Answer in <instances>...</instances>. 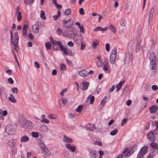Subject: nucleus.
Segmentation results:
<instances>
[{
    "label": "nucleus",
    "instance_id": "a18cd8bd",
    "mask_svg": "<svg viewBox=\"0 0 158 158\" xmlns=\"http://www.w3.org/2000/svg\"><path fill=\"white\" fill-rule=\"evenodd\" d=\"M107 99V97L106 96H105L103 99L101 101V104L102 105H104Z\"/></svg>",
    "mask_w": 158,
    "mask_h": 158
},
{
    "label": "nucleus",
    "instance_id": "9b49d317",
    "mask_svg": "<svg viewBox=\"0 0 158 158\" xmlns=\"http://www.w3.org/2000/svg\"><path fill=\"white\" fill-rule=\"evenodd\" d=\"M150 62L152 63L153 62L157 61L156 54L153 52H151L149 56Z\"/></svg>",
    "mask_w": 158,
    "mask_h": 158
},
{
    "label": "nucleus",
    "instance_id": "1a4fd4ad",
    "mask_svg": "<svg viewBox=\"0 0 158 158\" xmlns=\"http://www.w3.org/2000/svg\"><path fill=\"white\" fill-rule=\"evenodd\" d=\"M19 123L21 127H22L23 125L27 120L25 117L22 115L19 116Z\"/></svg>",
    "mask_w": 158,
    "mask_h": 158
},
{
    "label": "nucleus",
    "instance_id": "9d476101",
    "mask_svg": "<svg viewBox=\"0 0 158 158\" xmlns=\"http://www.w3.org/2000/svg\"><path fill=\"white\" fill-rule=\"evenodd\" d=\"M147 137L150 141L154 142L155 141V138L154 133L152 131H150L148 134Z\"/></svg>",
    "mask_w": 158,
    "mask_h": 158
},
{
    "label": "nucleus",
    "instance_id": "a878e982",
    "mask_svg": "<svg viewBox=\"0 0 158 158\" xmlns=\"http://www.w3.org/2000/svg\"><path fill=\"white\" fill-rule=\"evenodd\" d=\"M157 61L153 62L152 63L150 62V65H152L151 67V69L152 70H156L157 68V66L156 65Z\"/></svg>",
    "mask_w": 158,
    "mask_h": 158
},
{
    "label": "nucleus",
    "instance_id": "7c9ffc66",
    "mask_svg": "<svg viewBox=\"0 0 158 158\" xmlns=\"http://www.w3.org/2000/svg\"><path fill=\"white\" fill-rule=\"evenodd\" d=\"M42 152H44L45 155L47 156H49L51 155L50 152L47 148L44 149V150L42 151Z\"/></svg>",
    "mask_w": 158,
    "mask_h": 158
},
{
    "label": "nucleus",
    "instance_id": "3c124183",
    "mask_svg": "<svg viewBox=\"0 0 158 158\" xmlns=\"http://www.w3.org/2000/svg\"><path fill=\"white\" fill-rule=\"evenodd\" d=\"M79 13L81 15H84V12L83 8H81L79 9Z\"/></svg>",
    "mask_w": 158,
    "mask_h": 158
},
{
    "label": "nucleus",
    "instance_id": "b1692460",
    "mask_svg": "<svg viewBox=\"0 0 158 158\" xmlns=\"http://www.w3.org/2000/svg\"><path fill=\"white\" fill-rule=\"evenodd\" d=\"M116 57V56H115L114 54H111L110 56V61L111 64H114L115 63Z\"/></svg>",
    "mask_w": 158,
    "mask_h": 158
},
{
    "label": "nucleus",
    "instance_id": "5fc2aeb1",
    "mask_svg": "<svg viewBox=\"0 0 158 158\" xmlns=\"http://www.w3.org/2000/svg\"><path fill=\"white\" fill-rule=\"evenodd\" d=\"M80 31L81 32L84 33V28L83 25H81V26L80 27Z\"/></svg>",
    "mask_w": 158,
    "mask_h": 158
},
{
    "label": "nucleus",
    "instance_id": "58836bf2",
    "mask_svg": "<svg viewBox=\"0 0 158 158\" xmlns=\"http://www.w3.org/2000/svg\"><path fill=\"white\" fill-rule=\"evenodd\" d=\"M118 130L117 129H115L114 130L112 131L110 133V134L111 135H114L117 134Z\"/></svg>",
    "mask_w": 158,
    "mask_h": 158
},
{
    "label": "nucleus",
    "instance_id": "e433bc0d",
    "mask_svg": "<svg viewBox=\"0 0 158 158\" xmlns=\"http://www.w3.org/2000/svg\"><path fill=\"white\" fill-rule=\"evenodd\" d=\"M34 0H24L25 3L27 4L31 5L33 3Z\"/></svg>",
    "mask_w": 158,
    "mask_h": 158
},
{
    "label": "nucleus",
    "instance_id": "2f4dec72",
    "mask_svg": "<svg viewBox=\"0 0 158 158\" xmlns=\"http://www.w3.org/2000/svg\"><path fill=\"white\" fill-rule=\"evenodd\" d=\"M45 46L46 49L47 50L50 49L51 48V44L49 42H48L45 43Z\"/></svg>",
    "mask_w": 158,
    "mask_h": 158
},
{
    "label": "nucleus",
    "instance_id": "603ef678",
    "mask_svg": "<svg viewBox=\"0 0 158 158\" xmlns=\"http://www.w3.org/2000/svg\"><path fill=\"white\" fill-rule=\"evenodd\" d=\"M67 90V89H63L60 93V95L62 96H63L64 93L66 92Z\"/></svg>",
    "mask_w": 158,
    "mask_h": 158
},
{
    "label": "nucleus",
    "instance_id": "a211bd4d",
    "mask_svg": "<svg viewBox=\"0 0 158 158\" xmlns=\"http://www.w3.org/2000/svg\"><path fill=\"white\" fill-rule=\"evenodd\" d=\"M78 74L82 77H85L88 75L87 72L85 70H83L79 71Z\"/></svg>",
    "mask_w": 158,
    "mask_h": 158
},
{
    "label": "nucleus",
    "instance_id": "5701e85b",
    "mask_svg": "<svg viewBox=\"0 0 158 158\" xmlns=\"http://www.w3.org/2000/svg\"><path fill=\"white\" fill-rule=\"evenodd\" d=\"M128 148H124L123 152L121 154H119L116 158H122L124 154L128 151Z\"/></svg>",
    "mask_w": 158,
    "mask_h": 158
},
{
    "label": "nucleus",
    "instance_id": "13d9d810",
    "mask_svg": "<svg viewBox=\"0 0 158 158\" xmlns=\"http://www.w3.org/2000/svg\"><path fill=\"white\" fill-rule=\"evenodd\" d=\"M39 31V26L38 25H36V27L35 28V29L34 31V32L35 33H37Z\"/></svg>",
    "mask_w": 158,
    "mask_h": 158
},
{
    "label": "nucleus",
    "instance_id": "423d86ee",
    "mask_svg": "<svg viewBox=\"0 0 158 158\" xmlns=\"http://www.w3.org/2000/svg\"><path fill=\"white\" fill-rule=\"evenodd\" d=\"M34 126V124L31 122L27 120L22 127L25 128L31 129Z\"/></svg>",
    "mask_w": 158,
    "mask_h": 158
},
{
    "label": "nucleus",
    "instance_id": "4d7b16f0",
    "mask_svg": "<svg viewBox=\"0 0 158 158\" xmlns=\"http://www.w3.org/2000/svg\"><path fill=\"white\" fill-rule=\"evenodd\" d=\"M73 43L71 41H70L67 43L68 46L70 47H73Z\"/></svg>",
    "mask_w": 158,
    "mask_h": 158
},
{
    "label": "nucleus",
    "instance_id": "cd10ccee",
    "mask_svg": "<svg viewBox=\"0 0 158 158\" xmlns=\"http://www.w3.org/2000/svg\"><path fill=\"white\" fill-rule=\"evenodd\" d=\"M61 14V12L60 10H58L57 14L56 15H54L53 17L54 20L56 21L58 18L60 16Z\"/></svg>",
    "mask_w": 158,
    "mask_h": 158
},
{
    "label": "nucleus",
    "instance_id": "c756f323",
    "mask_svg": "<svg viewBox=\"0 0 158 158\" xmlns=\"http://www.w3.org/2000/svg\"><path fill=\"white\" fill-rule=\"evenodd\" d=\"M9 100L13 103H15L16 102L14 96L12 94H10V97L9 98Z\"/></svg>",
    "mask_w": 158,
    "mask_h": 158
},
{
    "label": "nucleus",
    "instance_id": "c03bdc74",
    "mask_svg": "<svg viewBox=\"0 0 158 158\" xmlns=\"http://www.w3.org/2000/svg\"><path fill=\"white\" fill-rule=\"evenodd\" d=\"M31 135L34 138H37L38 137V133L36 132H32L31 133Z\"/></svg>",
    "mask_w": 158,
    "mask_h": 158
},
{
    "label": "nucleus",
    "instance_id": "052dcab7",
    "mask_svg": "<svg viewBox=\"0 0 158 158\" xmlns=\"http://www.w3.org/2000/svg\"><path fill=\"white\" fill-rule=\"evenodd\" d=\"M41 122L44 123H49V121H48V120L45 119H42L41 120Z\"/></svg>",
    "mask_w": 158,
    "mask_h": 158
},
{
    "label": "nucleus",
    "instance_id": "f257e3e1",
    "mask_svg": "<svg viewBox=\"0 0 158 158\" xmlns=\"http://www.w3.org/2000/svg\"><path fill=\"white\" fill-rule=\"evenodd\" d=\"M148 147L144 146L141 148L137 156V158H144V156L148 151Z\"/></svg>",
    "mask_w": 158,
    "mask_h": 158
},
{
    "label": "nucleus",
    "instance_id": "680f3d73",
    "mask_svg": "<svg viewBox=\"0 0 158 158\" xmlns=\"http://www.w3.org/2000/svg\"><path fill=\"white\" fill-rule=\"evenodd\" d=\"M49 39L51 41L52 44H53L54 43H55L57 41L56 40L54 41L53 37L52 36H50L49 37Z\"/></svg>",
    "mask_w": 158,
    "mask_h": 158
},
{
    "label": "nucleus",
    "instance_id": "6ab92c4d",
    "mask_svg": "<svg viewBox=\"0 0 158 158\" xmlns=\"http://www.w3.org/2000/svg\"><path fill=\"white\" fill-rule=\"evenodd\" d=\"M66 147L68 149L71 150L72 152H74L75 151L76 147L74 146L71 145L70 144H66Z\"/></svg>",
    "mask_w": 158,
    "mask_h": 158
},
{
    "label": "nucleus",
    "instance_id": "2eb2a0df",
    "mask_svg": "<svg viewBox=\"0 0 158 158\" xmlns=\"http://www.w3.org/2000/svg\"><path fill=\"white\" fill-rule=\"evenodd\" d=\"M19 38H16L15 39L14 42L13 44L14 46V48L15 51L17 52L18 51V48H19L18 44L19 42Z\"/></svg>",
    "mask_w": 158,
    "mask_h": 158
},
{
    "label": "nucleus",
    "instance_id": "ddd939ff",
    "mask_svg": "<svg viewBox=\"0 0 158 158\" xmlns=\"http://www.w3.org/2000/svg\"><path fill=\"white\" fill-rule=\"evenodd\" d=\"M158 107L156 105H153L149 108L150 112L151 113H155L158 110Z\"/></svg>",
    "mask_w": 158,
    "mask_h": 158
},
{
    "label": "nucleus",
    "instance_id": "e2e57ef3",
    "mask_svg": "<svg viewBox=\"0 0 158 158\" xmlns=\"http://www.w3.org/2000/svg\"><path fill=\"white\" fill-rule=\"evenodd\" d=\"M34 66L35 68L37 69L39 68L40 67L39 64L37 62H35Z\"/></svg>",
    "mask_w": 158,
    "mask_h": 158
},
{
    "label": "nucleus",
    "instance_id": "6e6552de",
    "mask_svg": "<svg viewBox=\"0 0 158 158\" xmlns=\"http://www.w3.org/2000/svg\"><path fill=\"white\" fill-rule=\"evenodd\" d=\"M98 156V154L97 151L94 149L90 150L88 154L89 158H96Z\"/></svg>",
    "mask_w": 158,
    "mask_h": 158
},
{
    "label": "nucleus",
    "instance_id": "0eeeda50",
    "mask_svg": "<svg viewBox=\"0 0 158 158\" xmlns=\"http://www.w3.org/2000/svg\"><path fill=\"white\" fill-rule=\"evenodd\" d=\"M63 47H61L60 50L62 51L66 55H69L70 56H73V53L67 47H65L64 48H63Z\"/></svg>",
    "mask_w": 158,
    "mask_h": 158
},
{
    "label": "nucleus",
    "instance_id": "a19ab883",
    "mask_svg": "<svg viewBox=\"0 0 158 158\" xmlns=\"http://www.w3.org/2000/svg\"><path fill=\"white\" fill-rule=\"evenodd\" d=\"M103 62L102 60H100L97 63V65L100 67H102L103 66Z\"/></svg>",
    "mask_w": 158,
    "mask_h": 158
},
{
    "label": "nucleus",
    "instance_id": "aec40b11",
    "mask_svg": "<svg viewBox=\"0 0 158 158\" xmlns=\"http://www.w3.org/2000/svg\"><path fill=\"white\" fill-rule=\"evenodd\" d=\"M29 140V137L26 135H24L21 138L20 141L22 143H24L28 142Z\"/></svg>",
    "mask_w": 158,
    "mask_h": 158
},
{
    "label": "nucleus",
    "instance_id": "bf43d9fd",
    "mask_svg": "<svg viewBox=\"0 0 158 158\" xmlns=\"http://www.w3.org/2000/svg\"><path fill=\"white\" fill-rule=\"evenodd\" d=\"M152 89L153 90L155 91L158 89V87L156 85H153L152 86Z\"/></svg>",
    "mask_w": 158,
    "mask_h": 158
},
{
    "label": "nucleus",
    "instance_id": "7ed1b4c3",
    "mask_svg": "<svg viewBox=\"0 0 158 158\" xmlns=\"http://www.w3.org/2000/svg\"><path fill=\"white\" fill-rule=\"evenodd\" d=\"M53 46V49L54 51H58L59 50V47L60 49V50L61 47H63V48H64V47L62 44L61 42L60 41H58L55 43H54L52 44Z\"/></svg>",
    "mask_w": 158,
    "mask_h": 158
},
{
    "label": "nucleus",
    "instance_id": "dca6fc26",
    "mask_svg": "<svg viewBox=\"0 0 158 158\" xmlns=\"http://www.w3.org/2000/svg\"><path fill=\"white\" fill-rule=\"evenodd\" d=\"M63 141L65 143H72L73 142V140L72 139L67 137L65 135H64V139H63Z\"/></svg>",
    "mask_w": 158,
    "mask_h": 158
},
{
    "label": "nucleus",
    "instance_id": "4468645a",
    "mask_svg": "<svg viewBox=\"0 0 158 158\" xmlns=\"http://www.w3.org/2000/svg\"><path fill=\"white\" fill-rule=\"evenodd\" d=\"M130 59V56L129 53H127L125 54L124 59V62L125 64H128L129 62Z\"/></svg>",
    "mask_w": 158,
    "mask_h": 158
},
{
    "label": "nucleus",
    "instance_id": "f704fd0d",
    "mask_svg": "<svg viewBox=\"0 0 158 158\" xmlns=\"http://www.w3.org/2000/svg\"><path fill=\"white\" fill-rule=\"evenodd\" d=\"M40 18L41 19L44 20L46 19V16H45V12L43 10L41 11Z\"/></svg>",
    "mask_w": 158,
    "mask_h": 158
},
{
    "label": "nucleus",
    "instance_id": "f8f14e48",
    "mask_svg": "<svg viewBox=\"0 0 158 158\" xmlns=\"http://www.w3.org/2000/svg\"><path fill=\"white\" fill-rule=\"evenodd\" d=\"M89 83L88 82H85L82 83V85L81 87V89L83 90H86L88 89L89 87Z\"/></svg>",
    "mask_w": 158,
    "mask_h": 158
},
{
    "label": "nucleus",
    "instance_id": "69168bd1",
    "mask_svg": "<svg viewBox=\"0 0 158 158\" xmlns=\"http://www.w3.org/2000/svg\"><path fill=\"white\" fill-rule=\"evenodd\" d=\"M8 83L10 84H13L14 83V81L11 77H10L8 79Z\"/></svg>",
    "mask_w": 158,
    "mask_h": 158
},
{
    "label": "nucleus",
    "instance_id": "f3484780",
    "mask_svg": "<svg viewBox=\"0 0 158 158\" xmlns=\"http://www.w3.org/2000/svg\"><path fill=\"white\" fill-rule=\"evenodd\" d=\"M16 140L15 139H12L9 141L7 143L8 145L10 146V147H11L14 146L16 143Z\"/></svg>",
    "mask_w": 158,
    "mask_h": 158
},
{
    "label": "nucleus",
    "instance_id": "864d4df0",
    "mask_svg": "<svg viewBox=\"0 0 158 158\" xmlns=\"http://www.w3.org/2000/svg\"><path fill=\"white\" fill-rule=\"evenodd\" d=\"M80 44H81V50H83L85 47V43H83V42L81 43Z\"/></svg>",
    "mask_w": 158,
    "mask_h": 158
},
{
    "label": "nucleus",
    "instance_id": "ea45409f",
    "mask_svg": "<svg viewBox=\"0 0 158 158\" xmlns=\"http://www.w3.org/2000/svg\"><path fill=\"white\" fill-rule=\"evenodd\" d=\"M71 12V9L70 8H68L65 10L64 11V14L65 15H69Z\"/></svg>",
    "mask_w": 158,
    "mask_h": 158
},
{
    "label": "nucleus",
    "instance_id": "09e8293b",
    "mask_svg": "<svg viewBox=\"0 0 158 158\" xmlns=\"http://www.w3.org/2000/svg\"><path fill=\"white\" fill-rule=\"evenodd\" d=\"M11 90L13 93L17 94L18 93V89L16 87L12 88L11 89Z\"/></svg>",
    "mask_w": 158,
    "mask_h": 158
},
{
    "label": "nucleus",
    "instance_id": "de8ad7c7",
    "mask_svg": "<svg viewBox=\"0 0 158 158\" xmlns=\"http://www.w3.org/2000/svg\"><path fill=\"white\" fill-rule=\"evenodd\" d=\"M94 97L93 96H92L90 97V104H92L94 103Z\"/></svg>",
    "mask_w": 158,
    "mask_h": 158
},
{
    "label": "nucleus",
    "instance_id": "8fccbe9b",
    "mask_svg": "<svg viewBox=\"0 0 158 158\" xmlns=\"http://www.w3.org/2000/svg\"><path fill=\"white\" fill-rule=\"evenodd\" d=\"M127 119L126 118H124L123 119L122 121V123L121 124V126H123L124 124H126L127 122Z\"/></svg>",
    "mask_w": 158,
    "mask_h": 158
},
{
    "label": "nucleus",
    "instance_id": "774afa93",
    "mask_svg": "<svg viewBox=\"0 0 158 158\" xmlns=\"http://www.w3.org/2000/svg\"><path fill=\"white\" fill-rule=\"evenodd\" d=\"M131 154V151H129L127 152V153L124 156V157H128L130 156Z\"/></svg>",
    "mask_w": 158,
    "mask_h": 158
},
{
    "label": "nucleus",
    "instance_id": "473e14b6",
    "mask_svg": "<svg viewBox=\"0 0 158 158\" xmlns=\"http://www.w3.org/2000/svg\"><path fill=\"white\" fill-rule=\"evenodd\" d=\"M98 43V40H95L94 41L92 44V47L94 49H96Z\"/></svg>",
    "mask_w": 158,
    "mask_h": 158
},
{
    "label": "nucleus",
    "instance_id": "4be33fe9",
    "mask_svg": "<svg viewBox=\"0 0 158 158\" xmlns=\"http://www.w3.org/2000/svg\"><path fill=\"white\" fill-rule=\"evenodd\" d=\"M40 130L43 132H47L48 131V129L46 125H43L40 127Z\"/></svg>",
    "mask_w": 158,
    "mask_h": 158
},
{
    "label": "nucleus",
    "instance_id": "72a5a7b5",
    "mask_svg": "<svg viewBox=\"0 0 158 158\" xmlns=\"http://www.w3.org/2000/svg\"><path fill=\"white\" fill-rule=\"evenodd\" d=\"M96 127H95V124H94L92 126H90L87 127V130H89L91 131H93L94 129H96Z\"/></svg>",
    "mask_w": 158,
    "mask_h": 158
},
{
    "label": "nucleus",
    "instance_id": "c9c22d12",
    "mask_svg": "<svg viewBox=\"0 0 158 158\" xmlns=\"http://www.w3.org/2000/svg\"><path fill=\"white\" fill-rule=\"evenodd\" d=\"M158 145L157 144L154 143L152 142L150 144V146L153 148V149H157V146Z\"/></svg>",
    "mask_w": 158,
    "mask_h": 158
},
{
    "label": "nucleus",
    "instance_id": "0e129e2a",
    "mask_svg": "<svg viewBox=\"0 0 158 158\" xmlns=\"http://www.w3.org/2000/svg\"><path fill=\"white\" fill-rule=\"evenodd\" d=\"M103 69L105 72L107 71L108 70V68L107 67V65H103Z\"/></svg>",
    "mask_w": 158,
    "mask_h": 158
},
{
    "label": "nucleus",
    "instance_id": "6e6d98bb",
    "mask_svg": "<svg viewBox=\"0 0 158 158\" xmlns=\"http://www.w3.org/2000/svg\"><path fill=\"white\" fill-rule=\"evenodd\" d=\"M105 48L106 51H109L110 50V45L108 43H107L106 44Z\"/></svg>",
    "mask_w": 158,
    "mask_h": 158
},
{
    "label": "nucleus",
    "instance_id": "20e7f679",
    "mask_svg": "<svg viewBox=\"0 0 158 158\" xmlns=\"http://www.w3.org/2000/svg\"><path fill=\"white\" fill-rule=\"evenodd\" d=\"M64 27L66 28L71 27L73 23V21L72 19H70L68 21L66 20L62 21Z\"/></svg>",
    "mask_w": 158,
    "mask_h": 158
},
{
    "label": "nucleus",
    "instance_id": "412c9836",
    "mask_svg": "<svg viewBox=\"0 0 158 158\" xmlns=\"http://www.w3.org/2000/svg\"><path fill=\"white\" fill-rule=\"evenodd\" d=\"M154 8H153V7H152L150 9L149 12V15L148 17L149 21H150V20L152 19L153 15L154 13Z\"/></svg>",
    "mask_w": 158,
    "mask_h": 158
},
{
    "label": "nucleus",
    "instance_id": "37998d69",
    "mask_svg": "<svg viewBox=\"0 0 158 158\" xmlns=\"http://www.w3.org/2000/svg\"><path fill=\"white\" fill-rule=\"evenodd\" d=\"M61 100L63 104V106L64 107L65 105L67 104V100L65 98L63 97L61 98Z\"/></svg>",
    "mask_w": 158,
    "mask_h": 158
},
{
    "label": "nucleus",
    "instance_id": "bb28decb",
    "mask_svg": "<svg viewBox=\"0 0 158 158\" xmlns=\"http://www.w3.org/2000/svg\"><path fill=\"white\" fill-rule=\"evenodd\" d=\"M110 30L111 31L114 33L115 34L116 32V29L112 25L110 24L109 27Z\"/></svg>",
    "mask_w": 158,
    "mask_h": 158
},
{
    "label": "nucleus",
    "instance_id": "79ce46f5",
    "mask_svg": "<svg viewBox=\"0 0 158 158\" xmlns=\"http://www.w3.org/2000/svg\"><path fill=\"white\" fill-rule=\"evenodd\" d=\"M40 147L41 148V151H43V150H44L46 148H47L45 147V144L43 143H41L40 144Z\"/></svg>",
    "mask_w": 158,
    "mask_h": 158
},
{
    "label": "nucleus",
    "instance_id": "4c0bfd02",
    "mask_svg": "<svg viewBox=\"0 0 158 158\" xmlns=\"http://www.w3.org/2000/svg\"><path fill=\"white\" fill-rule=\"evenodd\" d=\"M83 107V106L82 105H80L76 109V111L78 112H81L82 109Z\"/></svg>",
    "mask_w": 158,
    "mask_h": 158
},
{
    "label": "nucleus",
    "instance_id": "338daca9",
    "mask_svg": "<svg viewBox=\"0 0 158 158\" xmlns=\"http://www.w3.org/2000/svg\"><path fill=\"white\" fill-rule=\"evenodd\" d=\"M55 6L58 9H61L62 7L61 5L58 4L57 3L56 4H55Z\"/></svg>",
    "mask_w": 158,
    "mask_h": 158
},
{
    "label": "nucleus",
    "instance_id": "f03ea898",
    "mask_svg": "<svg viewBox=\"0 0 158 158\" xmlns=\"http://www.w3.org/2000/svg\"><path fill=\"white\" fill-rule=\"evenodd\" d=\"M142 39L140 37H138L137 39V44L136 46L135 51L138 52L142 49L141 46Z\"/></svg>",
    "mask_w": 158,
    "mask_h": 158
},
{
    "label": "nucleus",
    "instance_id": "c85d7f7f",
    "mask_svg": "<svg viewBox=\"0 0 158 158\" xmlns=\"http://www.w3.org/2000/svg\"><path fill=\"white\" fill-rule=\"evenodd\" d=\"M16 13L17 14V21L19 22L22 19V14L20 11H16Z\"/></svg>",
    "mask_w": 158,
    "mask_h": 158
},
{
    "label": "nucleus",
    "instance_id": "393cba45",
    "mask_svg": "<svg viewBox=\"0 0 158 158\" xmlns=\"http://www.w3.org/2000/svg\"><path fill=\"white\" fill-rule=\"evenodd\" d=\"M10 149L11 150V155H13L15 154L17 151V148L13 146L10 147Z\"/></svg>",
    "mask_w": 158,
    "mask_h": 158
},
{
    "label": "nucleus",
    "instance_id": "49530a36",
    "mask_svg": "<svg viewBox=\"0 0 158 158\" xmlns=\"http://www.w3.org/2000/svg\"><path fill=\"white\" fill-rule=\"evenodd\" d=\"M60 70L61 71H64L66 69L65 66L64 64H62L60 66Z\"/></svg>",
    "mask_w": 158,
    "mask_h": 158
},
{
    "label": "nucleus",
    "instance_id": "39448f33",
    "mask_svg": "<svg viewBox=\"0 0 158 158\" xmlns=\"http://www.w3.org/2000/svg\"><path fill=\"white\" fill-rule=\"evenodd\" d=\"M73 39L75 43L80 44L83 42V38L81 35H75L73 37Z\"/></svg>",
    "mask_w": 158,
    "mask_h": 158
}]
</instances>
